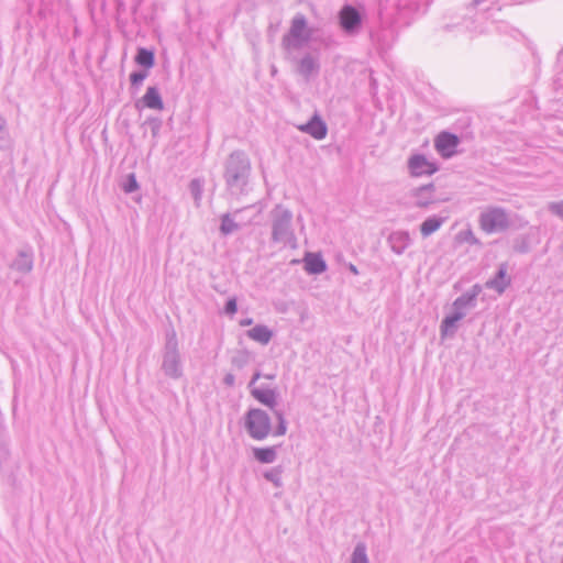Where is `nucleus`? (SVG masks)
Wrapping results in <instances>:
<instances>
[{
    "instance_id": "obj_1",
    "label": "nucleus",
    "mask_w": 563,
    "mask_h": 563,
    "mask_svg": "<svg viewBox=\"0 0 563 563\" xmlns=\"http://www.w3.org/2000/svg\"><path fill=\"white\" fill-rule=\"evenodd\" d=\"M251 175V162L245 152L233 151L224 162L223 178L232 195L245 192Z\"/></svg>"
},
{
    "instance_id": "obj_2",
    "label": "nucleus",
    "mask_w": 563,
    "mask_h": 563,
    "mask_svg": "<svg viewBox=\"0 0 563 563\" xmlns=\"http://www.w3.org/2000/svg\"><path fill=\"white\" fill-rule=\"evenodd\" d=\"M272 242L296 247L297 238L292 227V212L283 205H276L269 212Z\"/></svg>"
},
{
    "instance_id": "obj_3",
    "label": "nucleus",
    "mask_w": 563,
    "mask_h": 563,
    "mask_svg": "<svg viewBox=\"0 0 563 563\" xmlns=\"http://www.w3.org/2000/svg\"><path fill=\"white\" fill-rule=\"evenodd\" d=\"M311 37L312 30L308 27L306 16L297 13L291 20L288 33L283 36L282 45L287 52L300 49Z\"/></svg>"
},
{
    "instance_id": "obj_4",
    "label": "nucleus",
    "mask_w": 563,
    "mask_h": 563,
    "mask_svg": "<svg viewBox=\"0 0 563 563\" xmlns=\"http://www.w3.org/2000/svg\"><path fill=\"white\" fill-rule=\"evenodd\" d=\"M162 371L166 376L173 379H179L184 374L180 353L178 350V341L174 330L166 335Z\"/></svg>"
},
{
    "instance_id": "obj_5",
    "label": "nucleus",
    "mask_w": 563,
    "mask_h": 563,
    "mask_svg": "<svg viewBox=\"0 0 563 563\" xmlns=\"http://www.w3.org/2000/svg\"><path fill=\"white\" fill-rule=\"evenodd\" d=\"M244 428L247 434L257 441H262L273 433L271 417L265 410L260 408H251L246 411Z\"/></svg>"
},
{
    "instance_id": "obj_6",
    "label": "nucleus",
    "mask_w": 563,
    "mask_h": 563,
    "mask_svg": "<svg viewBox=\"0 0 563 563\" xmlns=\"http://www.w3.org/2000/svg\"><path fill=\"white\" fill-rule=\"evenodd\" d=\"M251 395L255 400H257L260 404L266 406L273 411L277 420V427L273 431V435H285L287 432V421L285 419L283 410L276 409L278 391L272 388H252Z\"/></svg>"
},
{
    "instance_id": "obj_7",
    "label": "nucleus",
    "mask_w": 563,
    "mask_h": 563,
    "mask_svg": "<svg viewBox=\"0 0 563 563\" xmlns=\"http://www.w3.org/2000/svg\"><path fill=\"white\" fill-rule=\"evenodd\" d=\"M339 24L346 35H357L362 29L364 14L353 4L345 3L338 13Z\"/></svg>"
},
{
    "instance_id": "obj_8",
    "label": "nucleus",
    "mask_w": 563,
    "mask_h": 563,
    "mask_svg": "<svg viewBox=\"0 0 563 563\" xmlns=\"http://www.w3.org/2000/svg\"><path fill=\"white\" fill-rule=\"evenodd\" d=\"M481 228L487 233H496L509 227V218L500 208H488L481 214Z\"/></svg>"
},
{
    "instance_id": "obj_9",
    "label": "nucleus",
    "mask_w": 563,
    "mask_h": 563,
    "mask_svg": "<svg viewBox=\"0 0 563 563\" xmlns=\"http://www.w3.org/2000/svg\"><path fill=\"white\" fill-rule=\"evenodd\" d=\"M434 147L441 157H452L457 153V135L446 131L441 132L434 140Z\"/></svg>"
},
{
    "instance_id": "obj_10",
    "label": "nucleus",
    "mask_w": 563,
    "mask_h": 563,
    "mask_svg": "<svg viewBox=\"0 0 563 563\" xmlns=\"http://www.w3.org/2000/svg\"><path fill=\"white\" fill-rule=\"evenodd\" d=\"M408 168L412 176L432 175L438 170L437 164L422 154L412 155L408 161Z\"/></svg>"
},
{
    "instance_id": "obj_11",
    "label": "nucleus",
    "mask_w": 563,
    "mask_h": 563,
    "mask_svg": "<svg viewBox=\"0 0 563 563\" xmlns=\"http://www.w3.org/2000/svg\"><path fill=\"white\" fill-rule=\"evenodd\" d=\"M141 106L158 111L164 109V102L156 86L148 87L145 95L135 102V107L137 109H140Z\"/></svg>"
},
{
    "instance_id": "obj_12",
    "label": "nucleus",
    "mask_w": 563,
    "mask_h": 563,
    "mask_svg": "<svg viewBox=\"0 0 563 563\" xmlns=\"http://www.w3.org/2000/svg\"><path fill=\"white\" fill-rule=\"evenodd\" d=\"M298 129L319 141L323 140L328 133L327 124L318 114H314L307 123L299 125Z\"/></svg>"
},
{
    "instance_id": "obj_13",
    "label": "nucleus",
    "mask_w": 563,
    "mask_h": 563,
    "mask_svg": "<svg viewBox=\"0 0 563 563\" xmlns=\"http://www.w3.org/2000/svg\"><path fill=\"white\" fill-rule=\"evenodd\" d=\"M319 70L320 63L318 58L311 54H306L297 62V73L301 75L306 80H309L313 75H317Z\"/></svg>"
},
{
    "instance_id": "obj_14",
    "label": "nucleus",
    "mask_w": 563,
    "mask_h": 563,
    "mask_svg": "<svg viewBox=\"0 0 563 563\" xmlns=\"http://www.w3.org/2000/svg\"><path fill=\"white\" fill-rule=\"evenodd\" d=\"M457 330V299L451 305V312L441 323V339L453 338Z\"/></svg>"
},
{
    "instance_id": "obj_15",
    "label": "nucleus",
    "mask_w": 563,
    "mask_h": 563,
    "mask_svg": "<svg viewBox=\"0 0 563 563\" xmlns=\"http://www.w3.org/2000/svg\"><path fill=\"white\" fill-rule=\"evenodd\" d=\"M433 184H428L412 190L413 203L417 207L426 208L435 201Z\"/></svg>"
},
{
    "instance_id": "obj_16",
    "label": "nucleus",
    "mask_w": 563,
    "mask_h": 563,
    "mask_svg": "<svg viewBox=\"0 0 563 563\" xmlns=\"http://www.w3.org/2000/svg\"><path fill=\"white\" fill-rule=\"evenodd\" d=\"M303 262L308 274L319 275L327 271V263L318 253H307Z\"/></svg>"
},
{
    "instance_id": "obj_17",
    "label": "nucleus",
    "mask_w": 563,
    "mask_h": 563,
    "mask_svg": "<svg viewBox=\"0 0 563 563\" xmlns=\"http://www.w3.org/2000/svg\"><path fill=\"white\" fill-rule=\"evenodd\" d=\"M246 335L263 345L269 343L273 338V331L264 324H257L254 328L246 331Z\"/></svg>"
},
{
    "instance_id": "obj_18",
    "label": "nucleus",
    "mask_w": 563,
    "mask_h": 563,
    "mask_svg": "<svg viewBox=\"0 0 563 563\" xmlns=\"http://www.w3.org/2000/svg\"><path fill=\"white\" fill-rule=\"evenodd\" d=\"M277 445L266 448H254L253 456L257 462L263 464L274 463L277 459Z\"/></svg>"
},
{
    "instance_id": "obj_19",
    "label": "nucleus",
    "mask_w": 563,
    "mask_h": 563,
    "mask_svg": "<svg viewBox=\"0 0 563 563\" xmlns=\"http://www.w3.org/2000/svg\"><path fill=\"white\" fill-rule=\"evenodd\" d=\"M391 250L396 254H401L409 245L410 238L407 232H394L389 236Z\"/></svg>"
},
{
    "instance_id": "obj_20",
    "label": "nucleus",
    "mask_w": 563,
    "mask_h": 563,
    "mask_svg": "<svg viewBox=\"0 0 563 563\" xmlns=\"http://www.w3.org/2000/svg\"><path fill=\"white\" fill-rule=\"evenodd\" d=\"M510 285V276L507 272V267L501 265L494 279L489 282V286L496 289L499 294L503 292Z\"/></svg>"
},
{
    "instance_id": "obj_21",
    "label": "nucleus",
    "mask_w": 563,
    "mask_h": 563,
    "mask_svg": "<svg viewBox=\"0 0 563 563\" xmlns=\"http://www.w3.org/2000/svg\"><path fill=\"white\" fill-rule=\"evenodd\" d=\"M241 229V224L238 223L231 213H224L221 216L220 232L227 236Z\"/></svg>"
},
{
    "instance_id": "obj_22",
    "label": "nucleus",
    "mask_w": 563,
    "mask_h": 563,
    "mask_svg": "<svg viewBox=\"0 0 563 563\" xmlns=\"http://www.w3.org/2000/svg\"><path fill=\"white\" fill-rule=\"evenodd\" d=\"M155 62L154 52L145 48L140 47L136 51L135 55V63L144 68H151L153 67Z\"/></svg>"
},
{
    "instance_id": "obj_23",
    "label": "nucleus",
    "mask_w": 563,
    "mask_h": 563,
    "mask_svg": "<svg viewBox=\"0 0 563 563\" xmlns=\"http://www.w3.org/2000/svg\"><path fill=\"white\" fill-rule=\"evenodd\" d=\"M442 223H443L442 218L430 217V218L426 219L420 225V232H421L422 236L427 238V236L431 235L438 229H440Z\"/></svg>"
},
{
    "instance_id": "obj_24",
    "label": "nucleus",
    "mask_w": 563,
    "mask_h": 563,
    "mask_svg": "<svg viewBox=\"0 0 563 563\" xmlns=\"http://www.w3.org/2000/svg\"><path fill=\"white\" fill-rule=\"evenodd\" d=\"M32 267V257L24 252H20L18 257L12 263V268L21 273H29L31 272Z\"/></svg>"
},
{
    "instance_id": "obj_25",
    "label": "nucleus",
    "mask_w": 563,
    "mask_h": 563,
    "mask_svg": "<svg viewBox=\"0 0 563 563\" xmlns=\"http://www.w3.org/2000/svg\"><path fill=\"white\" fill-rule=\"evenodd\" d=\"M351 563H369L367 548L363 542H358L352 552Z\"/></svg>"
},
{
    "instance_id": "obj_26",
    "label": "nucleus",
    "mask_w": 563,
    "mask_h": 563,
    "mask_svg": "<svg viewBox=\"0 0 563 563\" xmlns=\"http://www.w3.org/2000/svg\"><path fill=\"white\" fill-rule=\"evenodd\" d=\"M284 470L282 466H276L264 472V478L272 483L275 487L279 488L283 486L282 474Z\"/></svg>"
},
{
    "instance_id": "obj_27",
    "label": "nucleus",
    "mask_w": 563,
    "mask_h": 563,
    "mask_svg": "<svg viewBox=\"0 0 563 563\" xmlns=\"http://www.w3.org/2000/svg\"><path fill=\"white\" fill-rule=\"evenodd\" d=\"M203 184L205 181L200 178H194L189 183V190L197 207L200 206V201L202 199Z\"/></svg>"
},
{
    "instance_id": "obj_28",
    "label": "nucleus",
    "mask_w": 563,
    "mask_h": 563,
    "mask_svg": "<svg viewBox=\"0 0 563 563\" xmlns=\"http://www.w3.org/2000/svg\"><path fill=\"white\" fill-rule=\"evenodd\" d=\"M421 2L422 0H397L396 5L400 11L416 12L420 9Z\"/></svg>"
},
{
    "instance_id": "obj_29",
    "label": "nucleus",
    "mask_w": 563,
    "mask_h": 563,
    "mask_svg": "<svg viewBox=\"0 0 563 563\" xmlns=\"http://www.w3.org/2000/svg\"><path fill=\"white\" fill-rule=\"evenodd\" d=\"M139 188V184L134 174H129L122 184L125 194H132Z\"/></svg>"
},
{
    "instance_id": "obj_30",
    "label": "nucleus",
    "mask_w": 563,
    "mask_h": 563,
    "mask_svg": "<svg viewBox=\"0 0 563 563\" xmlns=\"http://www.w3.org/2000/svg\"><path fill=\"white\" fill-rule=\"evenodd\" d=\"M147 77L146 70H135L130 74V82L132 88H139L143 80Z\"/></svg>"
},
{
    "instance_id": "obj_31",
    "label": "nucleus",
    "mask_w": 563,
    "mask_h": 563,
    "mask_svg": "<svg viewBox=\"0 0 563 563\" xmlns=\"http://www.w3.org/2000/svg\"><path fill=\"white\" fill-rule=\"evenodd\" d=\"M144 124L150 126L152 136L154 139L158 136L159 131L162 129V124H163L161 119L150 117L145 120Z\"/></svg>"
},
{
    "instance_id": "obj_32",
    "label": "nucleus",
    "mask_w": 563,
    "mask_h": 563,
    "mask_svg": "<svg viewBox=\"0 0 563 563\" xmlns=\"http://www.w3.org/2000/svg\"><path fill=\"white\" fill-rule=\"evenodd\" d=\"M236 311H238L236 298L235 297L229 298L224 305V312L229 316H233L236 313Z\"/></svg>"
},
{
    "instance_id": "obj_33",
    "label": "nucleus",
    "mask_w": 563,
    "mask_h": 563,
    "mask_svg": "<svg viewBox=\"0 0 563 563\" xmlns=\"http://www.w3.org/2000/svg\"><path fill=\"white\" fill-rule=\"evenodd\" d=\"M550 209L553 213L556 216L563 218V201L561 202H554L550 206Z\"/></svg>"
},
{
    "instance_id": "obj_34",
    "label": "nucleus",
    "mask_w": 563,
    "mask_h": 563,
    "mask_svg": "<svg viewBox=\"0 0 563 563\" xmlns=\"http://www.w3.org/2000/svg\"><path fill=\"white\" fill-rule=\"evenodd\" d=\"M223 384L228 387H233L235 384V376L232 373L225 374L223 377Z\"/></svg>"
},
{
    "instance_id": "obj_35",
    "label": "nucleus",
    "mask_w": 563,
    "mask_h": 563,
    "mask_svg": "<svg viewBox=\"0 0 563 563\" xmlns=\"http://www.w3.org/2000/svg\"><path fill=\"white\" fill-rule=\"evenodd\" d=\"M261 376H262V375H261V373H260V372H255V373H254V375L252 376V378H251V380H250V383H249V388H250V390H251L252 388H256V387L254 386V384L256 383V380H258V379L261 378Z\"/></svg>"
},
{
    "instance_id": "obj_36",
    "label": "nucleus",
    "mask_w": 563,
    "mask_h": 563,
    "mask_svg": "<svg viewBox=\"0 0 563 563\" xmlns=\"http://www.w3.org/2000/svg\"><path fill=\"white\" fill-rule=\"evenodd\" d=\"M261 376H262V375H261V373H260V372H255V373H254V375L252 376V378H251V380H250V383H249V388H250V390H251L252 388H256V387L254 386V384L256 383V380H258V379L261 378Z\"/></svg>"
},
{
    "instance_id": "obj_37",
    "label": "nucleus",
    "mask_w": 563,
    "mask_h": 563,
    "mask_svg": "<svg viewBox=\"0 0 563 563\" xmlns=\"http://www.w3.org/2000/svg\"><path fill=\"white\" fill-rule=\"evenodd\" d=\"M347 268H349V271H350L353 275H358V269H357V267H356L354 264L350 263V264L347 265Z\"/></svg>"
},
{
    "instance_id": "obj_38",
    "label": "nucleus",
    "mask_w": 563,
    "mask_h": 563,
    "mask_svg": "<svg viewBox=\"0 0 563 563\" xmlns=\"http://www.w3.org/2000/svg\"><path fill=\"white\" fill-rule=\"evenodd\" d=\"M252 322H253V320H252L251 318H246V319H242V320L240 321V324H241L242 327H246V325L252 324Z\"/></svg>"
},
{
    "instance_id": "obj_39",
    "label": "nucleus",
    "mask_w": 563,
    "mask_h": 563,
    "mask_svg": "<svg viewBox=\"0 0 563 563\" xmlns=\"http://www.w3.org/2000/svg\"><path fill=\"white\" fill-rule=\"evenodd\" d=\"M5 119L0 114V131L5 128Z\"/></svg>"
},
{
    "instance_id": "obj_40",
    "label": "nucleus",
    "mask_w": 563,
    "mask_h": 563,
    "mask_svg": "<svg viewBox=\"0 0 563 563\" xmlns=\"http://www.w3.org/2000/svg\"><path fill=\"white\" fill-rule=\"evenodd\" d=\"M140 5V1H137L134 7L132 8V12L135 13L137 11V8Z\"/></svg>"
},
{
    "instance_id": "obj_41",
    "label": "nucleus",
    "mask_w": 563,
    "mask_h": 563,
    "mask_svg": "<svg viewBox=\"0 0 563 563\" xmlns=\"http://www.w3.org/2000/svg\"><path fill=\"white\" fill-rule=\"evenodd\" d=\"M247 208H249V207H246V209H247ZM243 210H245V208L235 210V211L233 212V216H234V217H236V216H238L239 213H241Z\"/></svg>"
},
{
    "instance_id": "obj_42",
    "label": "nucleus",
    "mask_w": 563,
    "mask_h": 563,
    "mask_svg": "<svg viewBox=\"0 0 563 563\" xmlns=\"http://www.w3.org/2000/svg\"><path fill=\"white\" fill-rule=\"evenodd\" d=\"M264 377H265V378H267V379H273L275 376H274V375H268V374H267V375H265Z\"/></svg>"
},
{
    "instance_id": "obj_43",
    "label": "nucleus",
    "mask_w": 563,
    "mask_h": 563,
    "mask_svg": "<svg viewBox=\"0 0 563 563\" xmlns=\"http://www.w3.org/2000/svg\"><path fill=\"white\" fill-rule=\"evenodd\" d=\"M444 30H445V31H449V30H451V26H450V25H445V26H444Z\"/></svg>"
},
{
    "instance_id": "obj_44",
    "label": "nucleus",
    "mask_w": 563,
    "mask_h": 563,
    "mask_svg": "<svg viewBox=\"0 0 563 563\" xmlns=\"http://www.w3.org/2000/svg\"><path fill=\"white\" fill-rule=\"evenodd\" d=\"M453 289H457V283L453 284Z\"/></svg>"
}]
</instances>
